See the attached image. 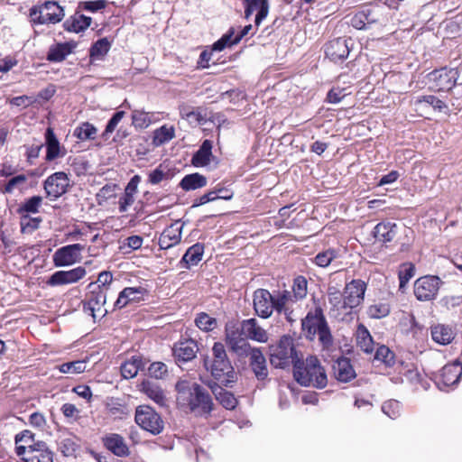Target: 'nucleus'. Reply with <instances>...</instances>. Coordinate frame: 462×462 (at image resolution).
<instances>
[{
    "label": "nucleus",
    "mask_w": 462,
    "mask_h": 462,
    "mask_svg": "<svg viewBox=\"0 0 462 462\" xmlns=\"http://www.w3.org/2000/svg\"><path fill=\"white\" fill-rule=\"evenodd\" d=\"M366 284L362 280H353L340 291L336 286L328 288L329 314L338 320H344L352 310L364 300Z\"/></svg>",
    "instance_id": "obj_1"
},
{
    "label": "nucleus",
    "mask_w": 462,
    "mask_h": 462,
    "mask_svg": "<svg viewBox=\"0 0 462 462\" xmlns=\"http://www.w3.org/2000/svg\"><path fill=\"white\" fill-rule=\"evenodd\" d=\"M293 376L302 386H312L322 389L328 383L325 369L319 360L313 356H308L305 361L297 360L293 367Z\"/></svg>",
    "instance_id": "obj_2"
},
{
    "label": "nucleus",
    "mask_w": 462,
    "mask_h": 462,
    "mask_svg": "<svg viewBox=\"0 0 462 462\" xmlns=\"http://www.w3.org/2000/svg\"><path fill=\"white\" fill-rule=\"evenodd\" d=\"M212 356L213 359L208 367L212 376L224 385L233 383L236 378V373L222 343L216 342L214 344Z\"/></svg>",
    "instance_id": "obj_3"
},
{
    "label": "nucleus",
    "mask_w": 462,
    "mask_h": 462,
    "mask_svg": "<svg viewBox=\"0 0 462 462\" xmlns=\"http://www.w3.org/2000/svg\"><path fill=\"white\" fill-rule=\"evenodd\" d=\"M302 331L305 337L313 340L316 336L324 347H329L332 345V336L327 321L321 313H309L302 319Z\"/></svg>",
    "instance_id": "obj_4"
},
{
    "label": "nucleus",
    "mask_w": 462,
    "mask_h": 462,
    "mask_svg": "<svg viewBox=\"0 0 462 462\" xmlns=\"http://www.w3.org/2000/svg\"><path fill=\"white\" fill-rule=\"evenodd\" d=\"M299 359L291 337L283 336L277 345L271 346L270 362L276 368H284L290 364L294 365Z\"/></svg>",
    "instance_id": "obj_5"
},
{
    "label": "nucleus",
    "mask_w": 462,
    "mask_h": 462,
    "mask_svg": "<svg viewBox=\"0 0 462 462\" xmlns=\"http://www.w3.org/2000/svg\"><path fill=\"white\" fill-rule=\"evenodd\" d=\"M63 8L55 1H46L30 9L31 22L34 24H55L64 17Z\"/></svg>",
    "instance_id": "obj_6"
},
{
    "label": "nucleus",
    "mask_w": 462,
    "mask_h": 462,
    "mask_svg": "<svg viewBox=\"0 0 462 462\" xmlns=\"http://www.w3.org/2000/svg\"><path fill=\"white\" fill-rule=\"evenodd\" d=\"M134 420L143 430L152 435H158L164 429L161 415L149 405H139L135 409Z\"/></svg>",
    "instance_id": "obj_7"
},
{
    "label": "nucleus",
    "mask_w": 462,
    "mask_h": 462,
    "mask_svg": "<svg viewBox=\"0 0 462 462\" xmlns=\"http://www.w3.org/2000/svg\"><path fill=\"white\" fill-rule=\"evenodd\" d=\"M84 248L85 246L81 244H73L57 249L52 255L54 265L63 267L79 263L82 259L81 252Z\"/></svg>",
    "instance_id": "obj_8"
},
{
    "label": "nucleus",
    "mask_w": 462,
    "mask_h": 462,
    "mask_svg": "<svg viewBox=\"0 0 462 462\" xmlns=\"http://www.w3.org/2000/svg\"><path fill=\"white\" fill-rule=\"evenodd\" d=\"M441 283L438 276L420 277L414 283V294L419 300H430L437 296Z\"/></svg>",
    "instance_id": "obj_9"
},
{
    "label": "nucleus",
    "mask_w": 462,
    "mask_h": 462,
    "mask_svg": "<svg viewBox=\"0 0 462 462\" xmlns=\"http://www.w3.org/2000/svg\"><path fill=\"white\" fill-rule=\"evenodd\" d=\"M457 79L458 71L456 69L435 70L430 74L432 82L430 88L434 91H448L456 85Z\"/></svg>",
    "instance_id": "obj_10"
},
{
    "label": "nucleus",
    "mask_w": 462,
    "mask_h": 462,
    "mask_svg": "<svg viewBox=\"0 0 462 462\" xmlns=\"http://www.w3.org/2000/svg\"><path fill=\"white\" fill-rule=\"evenodd\" d=\"M253 307L258 317L270 318L273 313V294L268 290L257 289L253 294Z\"/></svg>",
    "instance_id": "obj_11"
},
{
    "label": "nucleus",
    "mask_w": 462,
    "mask_h": 462,
    "mask_svg": "<svg viewBox=\"0 0 462 462\" xmlns=\"http://www.w3.org/2000/svg\"><path fill=\"white\" fill-rule=\"evenodd\" d=\"M88 288L90 291L84 307L90 310L93 318H95L97 311L100 313L106 312L104 306L106 302L108 287L96 286V283L91 282Z\"/></svg>",
    "instance_id": "obj_12"
},
{
    "label": "nucleus",
    "mask_w": 462,
    "mask_h": 462,
    "mask_svg": "<svg viewBox=\"0 0 462 462\" xmlns=\"http://www.w3.org/2000/svg\"><path fill=\"white\" fill-rule=\"evenodd\" d=\"M186 402L180 406L189 408L190 411L200 410L204 413H208L212 410L210 396L199 385L193 386V392L187 398Z\"/></svg>",
    "instance_id": "obj_13"
},
{
    "label": "nucleus",
    "mask_w": 462,
    "mask_h": 462,
    "mask_svg": "<svg viewBox=\"0 0 462 462\" xmlns=\"http://www.w3.org/2000/svg\"><path fill=\"white\" fill-rule=\"evenodd\" d=\"M296 301L289 291H276L273 294V311L278 314H283L289 322L296 319L295 310L292 303Z\"/></svg>",
    "instance_id": "obj_14"
},
{
    "label": "nucleus",
    "mask_w": 462,
    "mask_h": 462,
    "mask_svg": "<svg viewBox=\"0 0 462 462\" xmlns=\"http://www.w3.org/2000/svg\"><path fill=\"white\" fill-rule=\"evenodd\" d=\"M69 180L65 172L59 171L49 176L44 181V189L48 197L57 199L66 193Z\"/></svg>",
    "instance_id": "obj_15"
},
{
    "label": "nucleus",
    "mask_w": 462,
    "mask_h": 462,
    "mask_svg": "<svg viewBox=\"0 0 462 462\" xmlns=\"http://www.w3.org/2000/svg\"><path fill=\"white\" fill-rule=\"evenodd\" d=\"M87 274V271L82 266H78L69 271L55 272L49 278L47 284L51 286H60L78 282Z\"/></svg>",
    "instance_id": "obj_16"
},
{
    "label": "nucleus",
    "mask_w": 462,
    "mask_h": 462,
    "mask_svg": "<svg viewBox=\"0 0 462 462\" xmlns=\"http://www.w3.org/2000/svg\"><path fill=\"white\" fill-rule=\"evenodd\" d=\"M349 43H352L351 39L341 37L330 41L326 47L327 57L334 62L346 59L351 50Z\"/></svg>",
    "instance_id": "obj_17"
},
{
    "label": "nucleus",
    "mask_w": 462,
    "mask_h": 462,
    "mask_svg": "<svg viewBox=\"0 0 462 462\" xmlns=\"http://www.w3.org/2000/svg\"><path fill=\"white\" fill-rule=\"evenodd\" d=\"M242 329L244 330L245 337L251 340L266 343L269 339L267 331L259 325L254 318L243 320Z\"/></svg>",
    "instance_id": "obj_18"
},
{
    "label": "nucleus",
    "mask_w": 462,
    "mask_h": 462,
    "mask_svg": "<svg viewBox=\"0 0 462 462\" xmlns=\"http://www.w3.org/2000/svg\"><path fill=\"white\" fill-rule=\"evenodd\" d=\"M182 227V224L176 222L165 228L159 238L161 249H169L178 245L181 240Z\"/></svg>",
    "instance_id": "obj_19"
},
{
    "label": "nucleus",
    "mask_w": 462,
    "mask_h": 462,
    "mask_svg": "<svg viewBox=\"0 0 462 462\" xmlns=\"http://www.w3.org/2000/svg\"><path fill=\"white\" fill-rule=\"evenodd\" d=\"M245 4V17H249L255 12V25H259L269 13V4L267 0H243Z\"/></svg>",
    "instance_id": "obj_20"
},
{
    "label": "nucleus",
    "mask_w": 462,
    "mask_h": 462,
    "mask_svg": "<svg viewBox=\"0 0 462 462\" xmlns=\"http://www.w3.org/2000/svg\"><path fill=\"white\" fill-rule=\"evenodd\" d=\"M40 440H35V435L29 430H24L14 437L15 453L22 458L29 453Z\"/></svg>",
    "instance_id": "obj_21"
},
{
    "label": "nucleus",
    "mask_w": 462,
    "mask_h": 462,
    "mask_svg": "<svg viewBox=\"0 0 462 462\" xmlns=\"http://www.w3.org/2000/svg\"><path fill=\"white\" fill-rule=\"evenodd\" d=\"M104 446L117 457H127L130 454L129 448L125 439L116 433L106 434L103 438Z\"/></svg>",
    "instance_id": "obj_22"
},
{
    "label": "nucleus",
    "mask_w": 462,
    "mask_h": 462,
    "mask_svg": "<svg viewBox=\"0 0 462 462\" xmlns=\"http://www.w3.org/2000/svg\"><path fill=\"white\" fill-rule=\"evenodd\" d=\"M198 345L193 339L177 343L173 347V355L178 362H188L196 357Z\"/></svg>",
    "instance_id": "obj_23"
},
{
    "label": "nucleus",
    "mask_w": 462,
    "mask_h": 462,
    "mask_svg": "<svg viewBox=\"0 0 462 462\" xmlns=\"http://www.w3.org/2000/svg\"><path fill=\"white\" fill-rule=\"evenodd\" d=\"M250 356V366L258 380H264L268 376V368L266 365V359L258 347H254L251 350Z\"/></svg>",
    "instance_id": "obj_24"
},
{
    "label": "nucleus",
    "mask_w": 462,
    "mask_h": 462,
    "mask_svg": "<svg viewBox=\"0 0 462 462\" xmlns=\"http://www.w3.org/2000/svg\"><path fill=\"white\" fill-rule=\"evenodd\" d=\"M22 462H53V454L43 441H39L28 454L21 458Z\"/></svg>",
    "instance_id": "obj_25"
},
{
    "label": "nucleus",
    "mask_w": 462,
    "mask_h": 462,
    "mask_svg": "<svg viewBox=\"0 0 462 462\" xmlns=\"http://www.w3.org/2000/svg\"><path fill=\"white\" fill-rule=\"evenodd\" d=\"M462 374V365L458 361L448 364L440 371L439 383L446 386L457 383Z\"/></svg>",
    "instance_id": "obj_26"
},
{
    "label": "nucleus",
    "mask_w": 462,
    "mask_h": 462,
    "mask_svg": "<svg viewBox=\"0 0 462 462\" xmlns=\"http://www.w3.org/2000/svg\"><path fill=\"white\" fill-rule=\"evenodd\" d=\"M333 371L337 380L343 383H347L356 376L350 360L346 357L339 358L335 362Z\"/></svg>",
    "instance_id": "obj_27"
},
{
    "label": "nucleus",
    "mask_w": 462,
    "mask_h": 462,
    "mask_svg": "<svg viewBox=\"0 0 462 462\" xmlns=\"http://www.w3.org/2000/svg\"><path fill=\"white\" fill-rule=\"evenodd\" d=\"M142 392L161 407L166 406L168 399L162 388L156 383L146 381L142 383Z\"/></svg>",
    "instance_id": "obj_28"
},
{
    "label": "nucleus",
    "mask_w": 462,
    "mask_h": 462,
    "mask_svg": "<svg viewBox=\"0 0 462 462\" xmlns=\"http://www.w3.org/2000/svg\"><path fill=\"white\" fill-rule=\"evenodd\" d=\"M77 44L73 42L56 43L50 47L47 60L52 62H60L72 52Z\"/></svg>",
    "instance_id": "obj_29"
},
{
    "label": "nucleus",
    "mask_w": 462,
    "mask_h": 462,
    "mask_svg": "<svg viewBox=\"0 0 462 462\" xmlns=\"http://www.w3.org/2000/svg\"><path fill=\"white\" fill-rule=\"evenodd\" d=\"M252 29V25H246L243 28L241 32L236 35L235 38H233L234 35V30L231 29L227 33L224 34L218 41H217L212 47V51H221L226 47L232 46L234 44H236L240 42V40L249 33L250 30Z\"/></svg>",
    "instance_id": "obj_30"
},
{
    "label": "nucleus",
    "mask_w": 462,
    "mask_h": 462,
    "mask_svg": "<svg viewBox=\"0 0 462 462\" xmlns=\"http://www.w3.org/2000/svg\"><path fill=\"white\" fill-rule=\"evenodd\" d=\"M209 387L216 399L227 410H233L237 405V400L230 392L226 391L217 383H210Z\"/></svg>",
    "instance_id": "obj_31"
},
{
    "label": "nucleus",
    "mask_w": 462,
    "mask_h": 462,
    "mask_svg": "<svg viewBox=\"0 0 462 462\" xmlns=\"http://www.w3.org/2000/svg\"><path fill=\"white\" fill-rule=\"evenodd\" d=\"M396 228L397 226L394 223L382 222L374 226V236L379 242H391L396 236Z\"/></svg>",
    "instance_id": "obj_32"
},
{
    "label": "nucleus",
    "mask_w": 462,
    "mask_h": 462,
    "mask_svg": "<svg viewBox=\"0 0 462 462\" xmlns=\"http://www.w3.org/2000/svg\"><path fill=\"white\" fill-rule=\"evenodd\" d=\"M143 296V289L127 287L125 288L120 293L115 303L118 309L125 307L128 303L133 301H139Z\"/></svg>",
    "instance_id": "obj_33"
},
{
    "label": "nucleus",
    "mask_w": 462,
    "mask_h": 462,
    "mask_svg": "<svg viewBox=\"0 0 462 462\" xmlns=\"http://www.w3.org/2000/svg\"><path fill=\"white\" fill-rule=\"evenodd\" d=\"M432 339L440 345H448L454 338V332L448 326L437 324L431 327Z\"/></svg>",
    "instance_id": "obj_34"
},
{
    "label": "nucleus",
    "mask_w": 462,
    "mask_h": 462,
    "mask_svg": "<svg viewBox=\"0 0 462 462\" xmlns=\"http://www.w3.org/2000/svg\"><path fill=\"white\" fill-rule=\"evenodd\" d=\"M45 136L47 148L46 160L51 162L63 156L64 153L60 152V143L56 138L52 129L48 128Z\"/></svg>",
    "instance_id": "obj_35"
},
{
    "label": "nucleus",
    "mask_w": 462,
    "mask_h": 462,
    "mask_svg": "<svg viewBox=\"0 0 462 462\" xmlns=\"http://www.w3.org/2000/svg\"><path fill=\"white\" fill-rule=\"evenodd\" d=\"M203 253L204 246L199 243L195 244L186 251L180 263H184V267L189 269L201 261Z\"/></svg>",
    "instance_id": "obj_36"
},
{
    "label": "nucleus",
    "mask_w": 462,
    "mask_h": 462,
    "mask_svg": "<svg viewBox=\"0 0 462 462\" xmlns=\"http://www.w3.org/2000/svg\"><path fill=\"white\" fill-rule=\"evenodd\" d=\"M212 143L209 140H205L200 148L193 155L192 164L196 167H203L209 163L212 155Z\"/></svg>",
    "instance_id": "obj_37"
},
{
    "label": "nucleus",
    "mask_w": 462,
    "mask_h": 462,
    "mask_svg": "<svg viewBox=\"0 0 462 462\" xmlns=\"http://www.w3.org/2000/svg\"><path fill=\"white\" fill-rule=\"evenodd\" d=\"M90 23V17L76 14L65 22L64 27L69 32H80L89 27Z\"/></svg>",
    "instance_id": "obj_38"
},
{
    "label": "nucleus",
    "mask_w": 462,
    "mask_h": 462,
    "mask_svg": "<svg viewBox=\"0 0 462 462\" xmlns=\"http://www.w3.org/2000/svg\"><path fill=\"white\" fill-rule=\"evenodd\" d=\"M207 178L199 173L186 175L180 181V186L182 189L189 191L203 188L207 185Z\"/></svg>",
    "instance_id": "obj_39"
},
{
    "label": "nucleus",
    "mask_w": 462,
    "mask_h": 462,
    "mask_svg": "<svg viewBox=\"0 0 462 462\" xmlns=\"http://www.w3.org/2000/svg\"><path fill=\"white\" fill-rule=\"evenodd\" d=\"M356 344L365 353H372L374 351V341L367 330V328L360 324L357 327L356 332Z\"/></svg>",
    "instance_id": "obj_40"
},
{
    "label": "nucleus",
    "mask_w": 462,
    "mask_h": 462,
    "mask_svg": "<svg viewBox=\"0 0 462 462\" xmlns=\"http://www.w3.org/2000/svg\"><path fill=\"white\" fill-rule=\"evenodd\" d=\"M175 137V128L172 125H164L153 132L152 144L161 146Z\"/></svg>",
    "instance_id": "obj_41"
},
{
    "label": "nucleus",
    "mask_w": 462,
    "mask_h": 462,
    "mask_svg": "<svg viewBox=\"0 0 462 462\" xmlns=\"http://www.w3.org/2000/svg\"><path fill=\"white\" fill-rule=\"evenodd\" d=\"M245 337L244 330L242 329V322H228L225 329V341L226 344L232 343Z\"/></svg>",
    "instance_id": "obj_42"
},
{
    "label": "nucleus",
    "mask_w": 462,
    "mask_h": 462,
    "mask_svg": "<svg viewBox=\"0 0 462 462\" xmlns=\"http://www.w3.org/2000/svg\"><path fill=\"white\" fill-rule=\"evenodd\" d=\"M194 385L198 384L186 380H180L176 383V390L178 392L177 402L180 406L182 403H187V398L192 393Z\"/></svg>",
    "instance_id": "obj_43"
},
{
    "label": "nucleus",
    "mask_w": 462,
    "mask_h": 462,
    "mask_svg": "<svg viewBox=\"0 0 462 462\" xmlns=\"http://www.w3.org/2000/svg\"><path fill=\"white\" fill-rule=\"evenodd\" d=\"M42 198L40 196H33L26 199L19 208L18 213L23 215L35 214L39 212V208L42 206Z\"/></svg>",
    "instance_id": "obj_44"
},
{
    "label": "nucleus",
    "mask_w": 462,
    "mask_h": 462,
    "mask_svg": "<svg viewBox=\"0 0 462 462\" xmlns=\"http://www.w3.org/2000/svg\"><path fill=\"white\" fill-rule=\"evenodd\" d=\"M229 350L235 353L236 356L243 357L249 356L251 354V350L254 347H251L250 344L247 342L245 337L240 338L238 340L233 341L226 345Z\"/></svg>",
    "instance_id": "obj_45"
},
{
    "label": "nucleus",
    "mask_w": 462,
    "mask_h": 462,
    "mask_svg": "<svg viewBox=\"0 0 462 462\" xmlns=\"http://www.w3.org/2000/svg\"><path fill=\"white\" fill-rule=\"evenodd\" d=\"M59 371L62 374H78L83 373L87 368L85 360H76L59 365Z\"/></svg>",
    "instance_id": "obj_46"
},
{
    "label": "nucleus",
    "mask_w": 462,
    "mask_h": 462,
    "mask_svg": "<svg viewBox=\"0 0 462 462\" xmlns=\"http://www.w3.org/2000/svg\"><path fill=\"white\" fill-rule=\"evenodd\" d=\"M142 362L138 358H132L121 365L122 376L125 379L134 378L141 367Z\"/></svg>",
    "instance_id": "obj_47"
},
{
    "label": "nucleus",
    "mask_w": 462,
    "mask_h": 462,
    "mask_svg": "<svg viewBox=\"0 0 462 462\" xmlns=\"http://www.w3.org/2000/svg\"><path fill=\"white\" fill-rule=\"evenodd\" d=\"M96 134L97 128L88 122L81 124L74 131V135L81 141L92 140Z\"/></svg>",
    "instance_id": "obj_48"
},
{
    "label": "nucleus",
    "mask_w": 462,
    "mask_h": 462,
    "mask_svg": "<svg viewBox=\"0 0 462 462\" xmlns=\"http://www.w3.org/2000/svg\"><path fill=\"white\" fill-rule=\"evenodd\" d=\"M195 324L203 331H211L217 327V319L205 312H201L195 319Z\"/></svg>",
    "instance_id": "obj_49"
},
{
    "label": "nucleus",
    "mask_w": 462,
    "mask_h": 462,
    "mask_svg": "<svg viewBox=\"0 0 462 462\" xmlns=\"http://www.w3.org/2000/svg\"><path fill=\"white\" fill-rule=\"evenodd\" d=\"M308 282L303 276H298L294 279L292 286V298L295 300H302L307 295Z\"/></svg>",
    "instance_id": "obj_50"
},
{
    "label": "nucleus",
    "mask_w": 462,
    "mask_h": 462,
    "mask_svg": "<svg viewBox=\"0 0 462 462\" xmlns=\"http://www.w3.org/2000/svg\"><path fill=\"white\" fill-rule=\"evenodd\" d=\"M111 44L106 38L98 40L90 49V56L95 59H102L110 50Z\"/></svg>",
    "instance_id": "obj_51"
},
{
    "label": "nucleus",
    "mask_w": 462,
    "mask_h": 462,
    "mask_svg": "<svg viewBox=\"0 0 462 462\" xmlns=\"http://www.w3.org/2000/svg\"><path fill=\"white\" fill-rule=\"evenodd\" d=\"M132 121L133 125L136 128L144 129L151 125L152 118L147 112L142 110H134L132 114Z\"/></svg>",
    "instance_id": "obj_52"
},
{
    "label": "nucleus",
    "mask_w": 462,
    "mask_h": 462,
    "mask_svg": "<svg viewBox=\"0 0 462 462\" xmlns=\"http://www.w3.org/2000/svg\"><path fill=\"white\" fill-rule=\"evenodd\" d=\"M415 274V267L411 263H403L399 271L400 289L402 290L409 282V281Z\"/></svg>",
    "instance_id": "obj_53"
},
{
    "label": "nucleus",
    "mask_w": 462,
    "mask_h": 462,
    "mask_svg": "<svg viewBox=\"0 0 462 462\" xmlns=\"http://www.w3.org/2000/svg\"><path fill=\"white\" fill-rule=\"evenodd\" d=\"M170 176L169 170L166 166L160 164L155 170L149 173V182L152 185L159 184Z\"/></svg>",
    "instance_id": "obj_54"
},
{
    "label": "nucleus",
    "mask_w": 462,
    "mask_h": 462,
    "mask_svg": "<svg viewBox=\"0 0 462 462\" xmlns=\"http://www.w3.org/2000/svg\"><path fill=\"white\" fill-rule=\"evenodd\" d=\"M41 217H30L28 215L21 216V228L23 233H32L38 228Z\"/></svg>",
    "instance_id": "obj_55"
},
{
    "label": "nucleus",
    "mask_w": 462,
    "mask_h": 462,
    "mask_svg": "<svg viewBox=\"0 0 462 462\" xmlns=\"http://www.w3.org/2000/svg\"><path fill=\"white\" fill-rule=\"evenodd\" d=\"M337 257V253L333 249H328L319 253L315 258V263L319 267H327Z\"/></svg>",
    "instance_id": "obj_56"
},
{
    "label": "nucleus",
    "mask_w": 462,
    "mask_h": 462,
    "mask_svg": "<svg viewBox=\"0 0 462 462\" xmlns=\"http://www.w3.org/2000/svg\"><path fill=\"white\" fill-rule=\"evenodd\" d=\"M77 448L78 444L71 436L63 438L60 442V449L67 457L74 455Z\"/></svg>",
    "instance_id": "obj_57"
},
{
    "label": "nucleus",
    "mask_w": 462,
    "mask_h": 462,
    "mask_svg": "<svg viewBox=\"0 0 462 462\" xmlns=\"http://www.w3.org/2000/svg\"><path fill=\"white\" fill-rule=\"evenodd\" d=\"M375 359L383 362L387 365L393 364L394 354L385 346H381L376 349Z\"/></svg>",
    "instance_id": "obj_58"
},
{
    "label": "nucleus",
    "mask_w": 462,
    "mask_h": 462,
    "mask_svg": "<svg viewBox=\"0 0 462 462\" xmlns=\"http://www.w3.org/2000/svg\"><path fill=\"white\" fill-rule=\"evenodd\" d=\"M389 306L383 303L374 304L368 308V314L373 319H381L389 314Z\"/></svg>",
    "instance_id": "obj_59"
},
{
    "label": "nucleus",
    "mask_w": 462,
    "mask_h": 462,
    "mask_svg": "<svg viewBox=\"0 0 462 462\" xmlns=\"http://www.w3.org/2000/svg\"><path fill=\"white\" fill-rule=\"evenodd\" d=\"M366 22L369 23L368 14L365 12H359L354 14L350 19V24L357 30L365 29Z\"/></svg>",
    "instance_id": "obj_60"
},
{
    "label": "nucleus",
    "mask_w": 462,
    "mask_h": 462,
    "mask_svg": "<svg viewBox=\"0 0 462 462\" xmlns=\"http://www.w3.org/2000/svg\"><path fill=\"white\" fill-rule=\"evenodd\" d=\"M148 371L151 376L159 379L166 374L167 366L162 362H155L149 366Z\"/></svg>",
    "instance_id": "obj_61"
},
{
    "label": "nucleus",
    "mask_w": 462,
    "mask_h": 462,
    "mask_svg": "<svg viewBox=\"0 0 462 462\" xmlns=\"http://www.w3.org/2000/svg\"><path fill=\"white\" fill-rule=\"evenodd\" d=\"M399 402L396 401H388L385 402L383 406L382 410L383 413H385L387 416H389L392 419H394L399 414Z\"/></svg>",
    "instance_id": "obj_62"
},
{
    "label": "nucleus",
    "mask_w": 462,
    "mask_h": 462,
    "mask_svg": "<svg viewBox=\"0 0 462 462\" xmlns=\"http://www.w3.org/2000/svg\"><path fill=\"white\" fill-rule=\"evenodd\" d=\"M7 102L12 106L27 107L33 104L35 99L32 97L23 95L9 98Z\"/></svg>",
    "instance_id": "obj_63"
},
{
    "label": "nucleus",
    "mask_w": 462,
    "mask_h": 462,
    "mask_svg": "<svg viewBox=\"0 0 462 462\" xmlns=\"http://www.w3.org/2000/svg\"><path fill=\"white\" fill-rule=\"evenodd\" d=\"M27 181V177L23 174L17 175L12 178L5 185L4 191L5 193H12L15 188L24 184Z\"/></svg>",
    "instance_id": "obj_64"
}]
</instances>
